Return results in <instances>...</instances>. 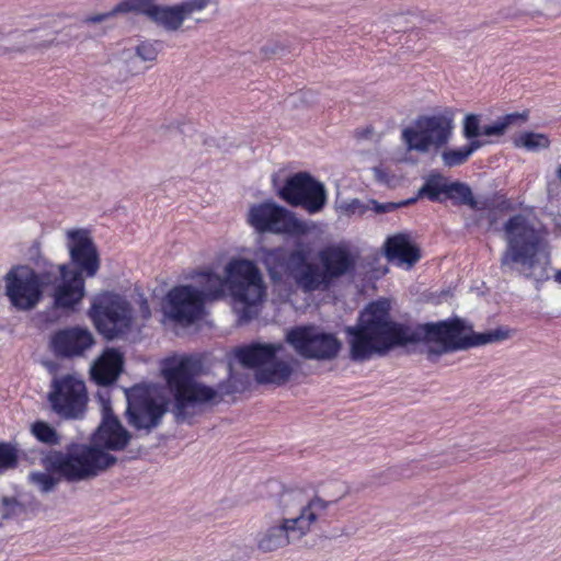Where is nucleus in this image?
<instances>
[{"label":"nucleus","mask_w":561,"mask_h":561,"mask_svg":"<svg viewBox=\"0 0 561 561\" xmlns=\"http://www.w3.org/2000/svg\"><path fill=\"white\" fill-rule=\"evenodd\" d=\"M350 345V357L364 362L374 356H383L397 346L424 343L430 360L473 346L507 340L512 330L500 327L486 333H473L465 321L453 319L437 323L407 325L390 318L388 300L369 304L358 318L356 325L345 330Z\"/></svg>","instance_id":"1"},{"label":"nucleus","mask_w":561,"mask_h":561,"mask_svg":"<svg viewBox=\"0 0 561 561\" xmlns=\"http://www.w3.org/2000/svg\"><path fill=\"white\" fill-rule=\"evenodd\" d=\"M317 257L319 264L309 262L304 250L288 251L278 247L260 251V261L273 285L291 279L304 293L327 290L334 280L352 273L356 266V255L344 242L322 248Z\"/></svg>","instance_id":"2"},{"label":"nucleus","mask_w":561,"mask_h":561,"mask_svg":"<svg viewBox=\"0 0 561 561\" xmlns=\"http://www.w3.org/2000/svg\"><path fill=\"white\" fill-rule=\"evenodd\" d=\"M345 496L325 501L319 496L306 499L300 491H285L277 499V511L264 515V524L255 535V547L260 552L270 553L299 541L310 533L311 526L331 504Z\"/></svg>","instance_id":"3"},{"label":"nucleus","mask_w":561,"mask_h":561,"mask_svg":"<svg viewBox=\"0 0 561 561\" xmlns=\"http://www.w3.org/2000/svg\"><path fill=\"white\" fill-rule=\"evenodd\" d=\"M199 369V362L192 357L170 359L162 368V375L173 398L172 413L176 422H190L207 405L217 404L225 396L239 390L231 374L226 381L219 382L216 387L196 380Z\"/></svg>","instance_id":"4"},{"label":"nucleus","mask_w":561,"mask_h":561,"mask_svg":"<svg viewBox=\"0 0 561 561\" xmlns=\"http://www.w3.org/2000/svg\"><path fill=\"white\" fill-rule=\"evenodd\" d=\"M227 293L241 322L257 316V306L266 296L263 275L256 263L244 257H231L224 267Z\"/></svg>","instance_id":"5"},{"label":"nucleus","mask_w":561,"mask_h":561,"mask_svg":"<svg viewBox=\"0 0 561 561\" xmlns=\"http://www.w3.org/2000/svg\"><path fill=\"white\" fill-rule=\"evenodd\" d=\"M116 457L91 445L72 444L61 450H50L42 459L47 471L58 474L68 482L95 478L116 462Z\"/></svg>","instance_id":"6"},{"label":"nucleus","mask_w":561,"mask_h":561,"mask_svg":"<svg viewBox=\"0 0 561 561\" xmlns=\"http://www.w3.org/2000/svg\"><path fill=\"white\" fill-rule=\"evenodd\" d=\"M284 351L282 343H252L238 347L234 356L242 366L255 369L259 383L282 386L294 373V358H283Z\"/></svg>","instance_id":"7"},{"label":"nucleus","mask_w":561,"mask_h":561,"mask_svg":"<svg viewBox=\"0 0 561 561\" xmlns=\"http://www.w3.org/2000/svg\"><path fill=\"white\" fill-rule=\"evenodd\" d=\"M507 248L501 259L502 267L520 265L526 276L539 263L541 237L530 220L524 215H515L504 224Z\"/></svg>","instance_id":"8"},{"label":"nucleus","mask_w":561,"mask_h":561,"mask_svg":"<svg viewBox=\"0 0 561 561\" xmlns=\"http://www.w3.org/2000/svg\"><path fill=\"white\" fill-rule=\"evenodd\" d=\"M455 112L450 107L433 115H421L401 131L407 151L427 153L448 144L454 130Z\"/></svg>","instance_id":"9"},{"label":"nucleus","mask_w":561,"mask_h":561,"mask_svg":"<svg viewBox=\"0 0 561 561\" xmlns=\"http://www.w3.org/2000/svg\"><path fill=\"white\" fill-rule=\"evenodd\" d=\"M48 267L39 273L28 266H16L4 277L5 295L11 305L22 311L34 309L43 297V289L53 282Z\"/></svg>","instance_id":"10"},{"label":"nucleus","mask_w":561,"mask_h":561,"mask_svg":"<svg viewBox=\"0 0 561 561\" xmlns=\"http://www.w3.org/2000/svg\"><path fill=\"white\" fill-rule=\"evenodd\" d=\"M248 224L259 233L287 234L299 237L308 233L310 227L296 215L275 202H263L250 206Z\"/></svg>","instance_id":"11"},{"label":"nucleus","mask_w":561,"mask_h":561,"mask_svg":"<svg viewBox=\"0 0 561 561\" xmlns=\"http://www.w3.org/2000/svg\"><path fill=\"white\" fill-rule=\"evenodd\" d=\"M90 314L99 332L107 340L126 334L133 325L131 306L117 294L101 295L93 302Z\"/></svg>","instance_id":"12"},{"label":"nucleus","mask_w":561,"mask_h":561,"mask_svg":"<svg viewBox=\"0 0 561 561\" xmlns=\"http://www.w3.org/2000/svg\"><path fill=\"white\" fill-rule=\"evenodd\" d=\"M286 342L306 359L331 360L341 350V342L333 333L314 325H300L286 333Z\"/></svg>","instance_id":"13"},{"label":"nucleus","mask_w":561,"mask_h":561,"mask_svg":"<svg viewBox=\"0 0 561 561\" xmlns=\"http://www.w3.org/2000/svg\"><path fill=\"white\" fill-rule=\"evenodd\" d=\"M48 400L53 410L65 419H81L88 404V392L82 379L73 375L55 378Z\"/></svg>","instance_id":"14"},{"label":"nucleus","mask_w":561,"mask_h":561,"mask_svg":"<svg viewBox=\"0 0 561 561\" xmlns=\"http://www.w3.org/2000/svg\"><path fill=\"white\" fill-rule=\"evenodd\" d=\"M278 195L289 205L301 206L309 214L321 211L327 204L324 184L307 172H298L288 178Z\"/></svg>","instance_id":"15"},{"label":"nucleus","mask_w":561,"mask_h":561,"mask_svg":"<svg viewBox=\"0 0 561 561\" xmlns=\"http://www.w3.org/2000/svg\"><path fill=\"white\" fill-rule=\"evenodd\" d=\"M163 317L169 321L190 325L203 318L205 302L197 294L196 286L179 285L171 288L162 302Z\"/></svg>","instance_id":"16"},{"label":"nucleus","mask_w":561,"mask_h":561,"mask_svg":"<svg viewBox=\"0 0 561 561\" xmlns=\"http://www.w3.org/2000/svg\"><path fill=\"white\" fill-rule=\"evenodd\" d=\"M128 423L136 430L150 432L156 428L167 412V404L162 398L149 389L135 387L127 394Z\"/></svg>","instance_id":"17"},{"label":"nucleus","mask_w":561,"mask_h":561,"mask_svg":"<svg viewBox=\"0 0 561 561\" xmlns=\"http://www.w3.org/2000/svg\"><path fill=\"white\" fill-rule=\"evenodd\" d=\"M48 272L55 275L49 286L54 287L51 294L56 309L65 312L73 311L85 295V284L81 272L72 270L68 264L54 265L48 263Z\"/></svg>","instance_id":"18"},{"label":"nucleus","mask_w":561,"mask_h":561,"mask_svg":"<svg viewBox=\"0 0 561 561\" xmlns=\"http://www.w3.org/2000/svg\"><path fill=\"white\" fill-rule=\"evenodd\" d=\"M66 247L71 262L79 268L78 272L85 273L88 277L96 275L100 268V255L88 229H68L65 233Z\"/></svg>","instance_id":"19"},{"label":"nucleus","mask_w":561,"mask_h":561,"mask_svg":"<svg viewBox=\"0 0 561 561\" xmlns=\"http://www.w3.org/2000/svg\"><path fill=\"white\" fill-rule=\"evenodd\" d=\"M130 440V434L114 416L110 401L102 405V422L92 436L91 447L99 450H122Z\"/></svg>","instance_id":"20"},{"label":"nucleus","mask_w":561,"mask_h":561,"mask_svg":"<svg viewBox=\"0 0 561 561\" xmlns=\"http://www.w3.org/2000/svg\"><path fill=\"white\" fill-rule=\"evenodd\" d=\"M209 2L210 0H186L174 5L158 4L150 21L167 31L175 32L186 19L203 11Z\"/></svg>","instance_id":"21"},{"label":"nucleus","mask_w":561,"mask_h":561,"mask_svg":"<svg viewBox=\"0 0 561 561\" xmlns=\"http://www.w3.org/2000/svg\"><path fill=\"white\" fill-rule=\"evenodd\" d=\"M54 353L61 357L82 356L92 347L94 339L92 333L82 328H70L56 332L51 337Z\"/></svg>","instance_id":"22"},{"label":"nucleus","mask_w":561,"mask_h":561,"mask_svg":"<svg viewBox=\"0 0 561 561\" xmlns=\"http://www.w3.org/2000/svg\"><path fill=\"white\" fill-rule=\"evenodd\" d=\"M385 253L390 262L412 267L421 257L420 250L414 245L409 234L398 233L385 242Z\"/></svg>","instance_id":"23"},{"label":"nucleus","mask_w":561,"mask_h":561,"mask_svg":"<svg viewBox=\"0 0 561 561\" xmlns=\"http://www.w3.org/2000/svg\"><path fill=\"white\" fill-rule=\"evenodd\" d=\"M122 368V354L114 348H107L93 363L91 367V377L98 385L107 386L118 378Z\"/></svg>","instance_id":"24"},{"label":"nucleus","mask_w":561,"mask_h":561,"mask_svg":"<svg viewBox=\"0 0 561 561\" xmlns=\"http://www.w3.org/2000/svg\"><path fill=\"white\" fill-rule=\"evenodd\" d=\"M193 286H196L197 294L206 304L222 299L227 293L225 275L220 276L211 270H204L192 275Z\"/></svg>","instance_id":"25"},{"label":"nucleus","mask_w":561,"mask_h":561,"mask_svg":"<svg viewBox=\"0 0 561 561\" xmlns=\"http://www.w3.org/2000/svg\"><path fill=\"white\" fill-rule=\"evenodd\" d=\"M450 182L440 173H432L417 192V197H427L432 202H440L442 195L447 198Z\"/></svg>","instance_id":"26"},{"label":"nucleus","mask_w":561,"mask_h":561,"mask_svg":"<svg viewBox=\"0 0 561 561\" xmlns=\"http://www.w3.org/2000/svg\"><path fill=\"white\" fill-rule=\"evenodd\" d=\"M528 119V112L511 113L505 116L499 117L495 122L482 128V135L488 137L503 136L507 128L512 125H522Z\"/></svg>","instance_id":"27"},{"label":"nucleus","mask_w":561,"mask_h":561,"mask_svg":"<svg viewBox=\"0 0 561 561\" xmlns=\"http://www.w3.org/2000/svg\"><path fill=\"white\" fill-rule=\"evenodd\" d=\"M27 35L23 31L5 33L0 26V56H12L14 54L25 53V38Z\"/></svg>","instance_id":"28"},{"label":"nucleus","mask_w":561,"mask_h":561,"mask_svg":"<svg viewBox=\"0 0 561 561\" xmlns=\"http://www.w3.org/2000/svg\"><path fill=\"white\" fill-rule=\"evenodd\" d=\"M550 144L548 135L534 131H523L513 139V145L516 148H523L531 152L548 149Z\"/></svg>","instance_id":"29"},{"label":"nucleus","mask_w":561,"mask_h":561,"mask_svg":"<svg viewBox=\"0 0 561 561\" xmlns=\"http://www.w3.org/2000/svg\"><path fill=\"white\" fill-rule=\"evenodd\" d=\"M447 198L453 199L456 204L467 205L471 209H482L483 207L474 199L469 185L461 182H450L448 185Z\"/></svg>","instance_id":"30"},{"label":"nucleus","mask_w":561,"mask_h":561,"mask_svg":"<svg viewBox=\"0 0 561 561\" xmlns=\"http://www.w3.org/2000/svg\"><path fill=\"white\" fill-rule=\"evenodd\" d=\"M156 1L157 0H122L116 4V12H119V14L134 12L146 15L151 20L154 10L158 7Z\"/></svg>","instance_id":"31"},{"label":"nucleus","mask_w":561,"mask_h":561,"mask_svg":"<svg viewBox=\"0 0 561 561\" xmlns=\"http://www.w3.org/2000/svg\"><path fill=\"white\" fill-rule=\"evenodd\" d=\"M31 433L43 444L48 446L59 445L61 437L58 432L44 421H36L31 426Z\"/></svg>","instance_id":"32"},{"label":"nucleus","mask_w":561,"mask_h":561,"mask_svg":"<svg viewBox=\"0 0 561 561\" xmlns=\"http://www.w3.org/2000/svg\"><path fill=\"white\" fill-rule=\"evenodd\" d=\"M412 462H402L387 468L379 474V482L381 484L399 481L411 478L413 472L411 470Z\"/></svg>","instance_id":"33"},{"label":"nucleus","mask_w":561,"mask_h":561,"mask_svg":"<svg viewBox=\"0 0 561 561\" xmlns=\"http://www.w3.org/2000/svg\"><path fill=\"white\" fill-rule=\"evenodd\" d=\"M19 450L11 443H0V473L18 467Z\"/></svg>","instance_id":"34"},{"label":"nucleus","mask_w":561,"mask_h":561,"mask_svg":"<svg viewBox=\"0 0 561 561\" xmlns=\"http://www.w3.org/2000/svg\"><path fill=\"white\" fill-rule=\"evenodd\" d=\"M161 50L159 41L147 39L135 46V56L145 62H154Z\"/></svg>","instance_id":"35"},{"label":"nucleus","mask_w":561,"mask_h":561,"mask_svg":"<svg viewBox=\"0 0 561 561\" xmlns=\"http://www.w3.org/2000/svg\"><path fill=\"white\" fill-rule=\"evenodd\" d=\"M469 157L470 156L465 147L448 149L442 153L443 163L448 168L463 164L469 159Z\"/></svg>","instance_id":"36"},{"label":"nucleus","mask_w":561,"mask_h":561,"mask_svg":"<svg viewBox=\"0 0 561 561\" xmlns=\"http://www.w3.org/2000/svg\"><path fill=\"white\" fill-rule=\"evenodd\" d=\"M48 472H33L30 474V480L32 483L37 485L42 492H50L55 485L57 484V479H55Z\"/></svg>","instance_id":"37"},{"label":"nucleus","mask_w":561,"mask_h":561,"mask_svg":"<svg viewBox=\"0 0 561 561\" xmlns=\"http://www.w3.org/2000/svg\"><path fill=\"white\" fill-rule=\"evenodd\" d=\"M463 136L467 139H473L482 135L480 129V116L477 114H468L463 119Z\"/></svg>","instance_id":"38"},{"label":"nucleus","mask_w":561,"mask_h":561,"mask_svg":"<svg viewBox=\"0 0 561 561\" xmlns=\"http://www.w3.org/2000/svg\"><path fill=\"white\" fill-rule=\"evenodd\" d=\"M414 199H410V201H405V202H402L400 204H396V203H385V204H380L378 203L377 201H369L368 202V205H369V208L368 210H373L375 211L376 214H385V213H390L394 209H397L398 207L400 206H403V205H408L410 204L411 202H413Z\"/></svg>","instance_id":"39"},{"label":"nucleus","mask_w":561,"mask_h":561,"mask_svg":"<svg viewBox=\"0 0 561 561\" xmlns=\"http://www.w3.org/2000/svg\"><path fill=\"white\" fill-rule=\"evenodd\" d=\"M119 12H116V5L108 12H105V13H99V14H94V15H90V16H87L84 19V23L85 24H98V23H102L111 18H114L116 15H118Z\"/></svg>","instance_id":"40"},{"label":"nucleus","mask_w":561,"mask_h":561,"mask_svg":"<svg viewBox=\"0 0 561 561\" xmlns=\"http://www.w3.org/2000/svg\"><path fill=\"white\" fill-rule=\"evenodd\" d=\"M369 208L368 203L364 204L359 199H353L348 204L345 205V210L348 214L355 215H364Z\"/></svg>","instance_id":"41"},{"label":"nucleus","mask_w":561,"mask_h":561,"mask_svg":"<svg viewBox=\"0 0 561 561\" xmlns=\"http://www.w3.org/2000/svg\"><path fill=\"white\" fill-rule=\"evenodd\" d=\"M2 504L5 507V512L2 514L4 518L15 515L18 511L21 510V504L15 499L4 497Z\"/></svg>","instance_id":"42"},{"label":"nucleus","mask_w":561,"mask_h":561,"mask_svg":"<svg viewBox=\"0 0 561 561\" xmlns=\"http://www.w3.org/2000/svg\"><path fill=\"white\" fill-rule=\"evenodd\" d=\"M34 49H44L53 45L54 39H45L41 36L38 31L33 30Z\"/></svg>","instance_id":"43"},{"label":"nucleus","mask_w":561,"mask_h":561,"mask_svg":"<svg viewBox=\"0 0 561 561\" xmlns=\"http://www.w3.org/2000/svg\"><path fill=\"white\" fill-rule=\"evenodd\" d=\"M262 51L266 57L278 55L285 51V47L279 43H271L262 47Z\"/></svg>","instance_id":"44"},{"label":"nucleus","mask_w":561,"mask_h":561,"mask_svg":"<svg viewBox=\"0 0 561 561\" xmlns=\"http://www.w3.org/2000/svg\"><path fill=\"white\" fill-rule=\"evenodd\" d=\"M139 312L144 321H147L151 317V310L146 298L141 297L139 300Z\"/></svg>","instance_id":"45"},{"label":"nucleus","mask_w":561,"mask_h":561,"mask_svg":"<svg viewBox=\"0 0 561 561\" xmlns=\"http://www.w3.org/2000/svg\"><path fill=\"white\" fill-rule=\"evenodd\" d=\"M24 35H28L25 38V49L26 51L34 49V43H33V30L23 31Z\"/></svg>","instance_id":"46"},{"label":"nucleus","mask_w":561,"mask_h":561,"mask_svg":"<svg viewBox=\"0 0 561 561\" xmlns=\"http://www.w3.org/2000/svg\"><path fill=\"white\" fill-rule=\"evenodd\" d=\"M482 146V142L479 140H476L474 138L471 139L470 144L465 146L466 150L468 151L469 156H471L477 149H479Z\"/></svg>","instance_id":"47"},{"label":"nucleus","mask_w":561,"mask_h":561,"mask_svg":"<svg viewBox=\"0 0 561 561\" xmlns=\"http://www.w3.org/2000/svg\"><path fill=\"white\" fill-rule=\"evenodd\" d=\"M373 133V129L371 128H366L362 131H358L357 135L359 137H367L368 135H370Z\"/></svg>","instance_id":"48"},{"label":"nucleus","mask_w":561,"mask_h":561,"mask_svg":"<svg viewBox=\"0 0 561 561\" xmlns=\"http://www.w3.org/2000/svg\"><path fill=\"white\" fill-rule=\"evenodd\" d=\"M374 172H375V175H376L379 180H381V179H382V174H383V172H382V170H381V169H379V168H375V169H374Z\"/></svg>","instance_id":"49"},{"label":"nucleus","mask_w":561,"mask_h":561,"mask_svg":"<svg viewBox=\"0 0 561 561\" xmlns=\"http://www.w3.org/2000/svg\"><path fill=\"white\" fill-rule=\"evenodd\" d=\"M554 280L559 284H561V270H558L556 273H554V276H553Z\"/></svg>","instance_id":"50"}]
</instances>
